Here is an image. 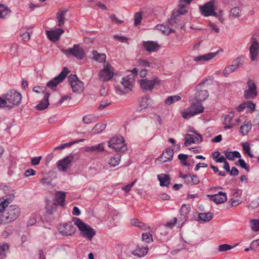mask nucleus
Instances as JSON below:
<instances>
[{"label": "nucleus", "mask_w": 259, "mask_h": 259, "mask_svg": "<svg viewBox=\"0 0 259 259\" xmlns=\"http://www.w3.org/2000/svg\"><path fill=\"white\" fill-rule=\"evenodd\" d=\"M20 214V208L16 205H10L6 210L0 215V224L11 222L18 218Z\"/></svg>", "instance_id": "1"}, {"label": "nucleus", "mask_w": 259, "mask_h": 259, "mask_svg": "<svg viewBox=\"0 0 259 259\" xmlns=\"http://www.w3.org/2000/svg\"><path fill=\"white\" fill-rule=\"evenodd\" d=\"M110 18L111 19L112 22H114L115 23L121 24L123 23V21L122 20H119L114 14H111L110 16Z\"/></svg>", "instance_id": "58"}, {"label": "nucleus", "mask_w": 259, "mask_h": 259, "mask_svg": "<svg viewBox=\"0 0 259 259\" xmlns=\"http://www.w3.org/2000/svg\"><path fill=\"white\" fill-rule=\"evenodd\" d=\"M200 9L202 14L204 16H215L217 15L215 12L214 2L212 1L208 2L203 6H201Z\"/></svg>", "instance_id": "13"}, {"label": "nucleus", "mask_w": 259, "mask_h": 259, "mask_svg": "<svg viewBox=\"0 0 259 259\" xmlns=\"http://www.w3.org/2000/svg\"><path fill=\"white\" fill-rule=\"evenodd\" d=\"M136 181V180H135L134 182H132L131 184L123 187L122 189L124 190L125 192H128L131 190V188L134 185Z\"/></svg>", "instance_id": "61"}, {"label": "nucleus", "mask_w": 259, "mask_h": 259, "mask_svg": "<svg viewBox=\"0 0 259 259\" xmlns=\"http://www.w3.org/2000/svg\"><path fill=\"white\" fill-rule=\"evenodd\" d=\"M185 183L188 185H197L200 183V180L198 176L194 175H186L182 176Z\"/></svg>", "instance_id": "24"}, {"label": "nucleus", "mask_w": 259, "mask_h": 259, "mask_svg": "<svg viewBox=\"0 0 259 259\" xmlns=\"http://www.w3.org/2000/svg\"><path fill=\"white\" fill-rule=\"evenodd\" d=\"M59 232L63 235H72L76 231L71 223L60 225L58 228Z\"/></svg>", "instance_id": "14"}, {"label": "nucleus", "mask_w": 259, "mask_h": 259, "mask_svg": "<svg viewBox=\"0 0 259 259\" xmlns=\"http://www.w3.org/2000/svg\"><path fill=\"white\" fill-rule=\"evenodd\" d=\"M143 46L145 50L148 52H156L160 48V46L153 41H143Z\"/></svg>", "instance_id": "23"}, {"label": "nucleus", "mask_w": 259, "mask_h": 259, "mask_svg": "<svg viewBox=\"0 0 259 259\" xmlns=\"http://www.w3.org/2000/svg\"><path fill=\"white\" fill-rule=\"evenodd\" d=\"M208 197L217 204H221L227 201V194L225 192H219L214 195H208Z\"/></svg>", "instance_id": "21"}, {"label": "nucleus", "mask_w": 259, "mask_h": 259, "mask_svg": "<svg viewBox=\"0 0 259 259\" xmlns=\"http://www.w3.org/2000/svg\"><path fill=\"white\" fill-rule=\"evenodd\" d=\"M148 252L147 246L143 247L137 246L136 248L133 251V254L139 257L145 255Z\"/></svg>", "instance_id": "29"}, {"label": "nucleus", "mask_w": 259, "mask_h": 259, "mask_svg": "<svg viewBox=\"0 0 259 259\" xmlns=\"http://www.w3.org/2000/svg\"><path fill=\"white\" fill-rule=\"evenodd\" d=\"M179 159L180 160L181 162L184 165L188 166V164L186 161L188 158V156L185 154H179L178 156Z\"/></svg>", "instance_id": "56"}, {"label": "nucleus", "mask_w": 259, "mask_h": 259, "mask_svg": "<svg viewBox=\"0 0 259 259\" xmlns=\"http://www.w3.org/2000/svg\"><path fill=\"white\" fill-rule=\"evenodd\" d=\"M204 84V82H201L196 87V90L198 92L196 93V98L200 101L206 100L208 97L207 91L206 90H203L202 86Z\"/></svg>", "instance_id": "20"}, {"label": "nucleus", "mask_w": 259, "mask_h": 259, "mask_svg": "<svg viewBox=\"0 0 259 259\" xmlns=\"http://www.w3.org/2000/svg\"><path fill=\"white\" fill-rule=\"evenodd\" d=\"M142 19V13L137 12L135 13L134 16V24L137 26L141 24Z\"/></svg>", "instance_id": "50"}, {"label": "nucleus", "mask_w": 259, "mask_h": 259, "mask_svg": "<svg viewBox=\"0 0 259 259\" xmlns=\"http://www.w3.org/2000/svg\"><path fill=\"white\" fill-rule=\"evenodd\" d=\"M204 111V107L199 102H194L185 111L183 112L182 116L185 119L189 118L201 113Z\"/></svg>", "instance_id": "3"}, {"label": "nucleus", "mask_w": 259, "mask_h": 259, "mask_svg": "<svg viewBox=\"0 0 259 259\" xmlns=\"http://www.w3.org/2000/svg\"><path fill=\"white\" fill-rule=\"evenodd\" d=\"M46 88L44 87L36 86L33 88V91L36 93H42L44 94V100L41 101L39 104L36 106V108L38 110H44L46 109L49 105L48 99L49 97V94L46 91Z\"/></svg>", "instance_id": "7"}, {"label": "nucleus", "mask_w": 259, "mask_h": 259, "mask_svg": "<svg viewBox=\"0 0 259 259\" xmlns=\"http://www.w3.org/2000/svg\"><path fill=\"white\" fill-rule=\"evenodd\" d=\"M97 121V117L94 115L89 114L83 117L82 121L86 124H90Z\"/></svg>", "instance_id": "39"}, {"label": "nucleus", "mask_w": 259, "mask_h": 259, "mask_svg": "<svg viewBox=\"0 0 259 259\" xmlns=\"http://www.w3.org/2000/svg\"><path fill=\"white\" fill-rule=\"evenodd\" d=\"M158 197L160 200H168L170 199V196L166 193L161 194Z\"/></svg>", "instance_id": "63"}, {"label": "nucleus", "mask_w": 259, "mask_h": 259, "mask_svg": "<svg viewBox=\"0 0 259 259\" xmlns=\"http://www.w3.org/2000/svg\"><path fill=\"white\" fill-rule=\"evenodd\" d=\"M191 0H181V1H180L181 7L179 9V10L178 11V13L181 15L184 14L186 13H187V10H186V7L183 6L182 3H186L188 4H189L191 2Z\"/></svg>", "instance_id": "43"}, {"label": "nucleus", "mask_w": 259, "mask_h": 259, "mask_svg": "<svg viewBox=\"0 0 259 259\" xmlns=\"http://www.w3.org/2000/svg\"><path fill=\"white\" fill-rule=\"evenodd\" d=\"M142 239L147 243H149L153 240L152 235L148 233H143L142 234Z\"/></svg>", "instance_id": "54"}, {"label": "nucleus", "mask_w": 259, "mask_h": 259, "mask_svg": "<svg viewBox=\"0 0 259 259\" xmlns=\"http://www.w3.org/2000/svg\"><path fill=\"white\" fill-rule=\"evenodd\" d=\"M64 33V30L61 28L46 31V34L49 39L53 41H58L61 34Z\"/></svg>", "instance_id": "19"}, {"label": "nucleus", "mask_w": 259, "mask_h": 259, "mask_svg": "<svg viewBox=\"0 0 259 259\" xmlns=\"http://www.w3.org/2000/svg\"><path fill=\"white\" fill-rule=\"evenodd\" d=\"M181 99L179 96H172L168 97L165 101V103L167 105H170L175 102L178 101Z\"/></svg>", "instance_id": "42"}, {"label": "nucleus", "mask_w": 259, "mask_h": 259, "mask_svg": "<svg viewBox=\"0 0 259 259\" xmlns=\"http://www.w3.org/2000/svg\"><path fill=\"white\" fill-rule=\"evenodd\" d=\"M201 136L197 134H187L185 136L184 145L189 146L192 144H198L201 141Z\"/></svg>", "instance_id": "18"}, {"label": "nucleus", "mask_w": 259, "mask_h": 259, "mask_svg": "<svg viewBox=\"0 0 259 259\" xmlns=\"http://www.w3.org/2000/svg\"><path fill=\"white\" fill-rule=\"evenodd\" d=\"M161 186L168 187L170 184V178L167 174H161L157 176Z\"/></svg>", "instance_id": "26"}, {"label": "nucleus", "mask_w": 259, "mask_h": 259, "mask_svg": "<svg viewBox=\"0 0 259 259\" xmlns=\"http://www.w3.org/2000/svg\"><path fill=\"white\" fill-rule=\"evenodd\" d=\"M131 224L133 226L138 227L143 230H146L147 229H150L149 227H147L143 223L139 221V220L136 219H131Z\"/></svg>", "instance_id": "35"}, {"label": "nucleus", "mask_w": 259, "mask_h": 259, "mask_svg": "<svg viewBox=\"0 0 259 259\" xmlns=\"http://www.w3.org/2000/svg\"><path fill=\"white\" fill-rule=\"evenodd\" d=\"M138 65L139 66L141 67H151V63L148 62L147 60L144 59H140L138 60Z\"/></svg>", "instance_id": "53"}, {"label": "nucleus", "mask_w": 259, "mask_h": 259, "mask_svg": "<svg viewBox=\"0 0 259 259\" xmlns=\"http://www.w3.org/2000/svg\"><path fill=\"white\" fill-rule=\"evenodd\" d=\"M245 109L247 112L252 113L255 108V105L250 101L245 102Z\"/></svg>", "instance_id": "47"}, {"label": "nucleus", "mask_w": 259, "mask_h": 259, "mask_svg": "<svg viewBox=\"0 0 259 259\" xmlns=\"http://www.w3.org/2000/svg\"><path fill=\"white\" fill-rule=\"evenodd\" d=\"M177 218H175L173 219L172 220L167 222L166 224V226L168 227L169 228H172L177 223Z\"/></svg>", "instance_id": "62"}, {"label": "nucleus", "mask_w": 259, "mask_h": 259, "mask_svg": "<svg viewBox=\"0 0 259 259\" xmlns=\"http://www.w3.org/2000/svg\"><path fill=\"white\" fill-rule=\"evenodd\" d=\"M216 55L217 53H209L200 56L195 57L194 60L200 62L207 61L214 58Z\"/></svg>", "instance_id": "28"}, {"label": "nucleus", "mask_w": 259, "mask_h": 259, "mask_svg": "<svg viewBox=\"0 0 259 259\" xmlns=\"http://www.w3.org/2000/svg\"><path fill=\"white\" fill-rule=\"evenodd\" d=\"M251 229L255 231H259V220L254 219L250 221Z\"/></svg>", "instance_id": "48"}, {"label": "nucleus", "mask_w": 259, "mask_h": 259, "mask_svg": "<svg viewBox=\"0 0 259 259\" xmlns=\"http://www.w3.org/2000/svg\"><path fill=\"white\" fill-rule=\"evenodd\" d=\"M248 89L245 91L244 97L246 99L253 98L257 95L256 87L252 80L247 82Z\"/></svg>", "instance_id": "17"}, {"label": "nucleus", "mask_w": 259, "mask_h": 259, "mask_svg": "<svg viewBox=\"0 0 259 259\" xmlns=\"http://www.w3.org/2000/svg\"><path fill=\"white\" fill-rule=\"evenodd\" d=\"M8 248L9 246L7 244L4 243L0 245V259H3L5 257V251Z\"/></svg>", "instance_id": "49"}, {"label": "nucleus", "mask_w": 259, "mask_h": 259, "mask_svg": "<svg viewBox=\"0 0 259 259\" xmlns=\"http://www.w3.org/2000/svg\"><path fill=\"white\" fill-rule=\"evenodd\" d=\"M258 246H259V239L254 240L251 242L250 249H253Z\"/></svg>", "instance_id": "64"}, {"label": "nucleus", "mask_w": 259, "mask_h": 259, "mask_svg": "<svg viewBox=\"0 0 259 259\" xmlns=\"http://www.w3.org/2000/svg\"><path fill=\"white\" fill-rule=\"evenodd\" d=\"M93 59L99 62H105L106 55L104 54H99L96 51H93Z\"/></svg>", "instance_id": "38"}, {"label": "nucleus", "mask_w": 259, "mask_h": 259, "mask_svg": "<svg viewBox=\"0 0 259 259\" xmlns=\"http://www.w3.org/2000/svg\"><path fill=\"white\" fill-rule=\"evenodd\" d=\"M11 13V10L3 4L0 5V18H5V17Z\"/></svg>", "instance_id": "37"}, {"label": "nucleus", "mask_w": 259, "mask_h": 259, "mask_svg": "<svg viewBox=\"0 0 259 259\" xmlns=\"http://www.w3.org/2000/svg\"><path fill=\"white\" fill-rule=\"evenodd\" d=\"M240 13V10L238 7H234L230 11V15L233 17H238Z\"/></svg>", "instance_id": "55"}, {"label": "nucleus", "mask_w": 259, "mask_h": 259, "mask_svg": "<svg viewBox=\"0 0 259 259\" xmlns=\"http://www.w3.org/2000/svg\"><path fill=\"white\" fill-rule=\"evenodd\" d=\"M85 150L87 152H102L104 150V148L103 144H100L95 146L87 147Z\"/></svg>", "instance_id": "34"}, {"label": "nucleus", "mask_w": 259, "mask_h": 259, "mask_svg": "<svg viewBox=\"0 0 259 259\" xmlns=\"http://www.w3.org/2000/svg\"><path fill=\"white\" fill-rule=\"evenodd\" d=\"M157 27H158V29L160 30L163 32V33L166 35H168L170 33L174 32V31L167 26L160 25H158Z\"/></svg>", "instance_id": "44"}, {"label": "nucleus", "mask_w": 259, "mask_h": 259, "mask_svg": "<svg viewBox=\"0 0 259 259\" xmlns=\"http://www.w3.org/2000/svg\"><path fill=\"white\" fill-rule=\"evenodd\" d=\"M73 221L81 231L82 235L87 238L89 240H92L96 234V231L90 226L84 224L78 218H74Z\"/></svg>", "instance_id": "2"}, {"label": "nucleus", "mask_w": 259, "mask_h": 259, "mask_svg": "<svg viewBox=\"0 0 259 259\" xmlns=\"http://www.w3.org/2000/svg\"><path fill=\"white\" fill-rule=\"evenodd\" d=\"M190 207L189 205L183 204L180 209V212L182 215L185 218L190 211Z\"/></svg>", "instance_id": "45"}, {"label": "nucleus", "mask_w": 259, "mask_h": 259, "mask_svg": "<svg viewBox=\"0 0 259 259\" xmlns=\"http://www.w3.org/2000/svg\"><path fill=\"white\" fill-rule=\"evenodd\" d=\"M108 146L116 151H124L126 149L124 141L122 137L113 138L109 142Z\"/></svg>", "instance_id": "8"}, {"label": "nucleus", "mask_w": 259, "mask_h": 259, "mask_svg": "<svg viewBox=\"0 0 259 259\" xmlns=\"http://www.w3.org/2000/svg\"><path fill=\"white\" fill-rule=\"evenodd\" d=\"M134 75L127 76L122 78V81L117 85V89L123 94L129 93L131 90L134 83Z\"/></svg>", "instance_id": "4"}, {"label": "nucleus", "mask_w": 259, "mask_h": 259, "mask_svg": "<svg viewBox=\"0 0 259 259\" xmlns=\"http://www.w3.org/2000/svg\"><path fill=\"white\" fill-rule=\"evenodd\" d=\"M241 202V194L238 191H236L233 193V198L230 201V204L232 207L236 206L240 204Z\"/></svg>", "instance_id": "27"}, {"label": "nucleus", "mask_w": 259, "mask_h": 259, "mask_svg": "<svg viewBox=\"0 0 259 259\" xmlns=\"http://www.w3.org/2000/svg\"><path fill=\"white\" fill-rule=\"evenodd\" d=\"M251 45L250 47V55L252 61L255 60L258 53L259 44L254 36L251 39Z\"/></svg>", "instance_id": "22"}, {"label": "nucleus", "mask_w": 259, "mask_h": 259, "mask_svg": "<svg viewBox=\"0 0 259 259\" xmlns=\"http://www.w3.org/2000/svg\"><path fill=\"white\" fill-rule=\"evenodd\" d=\"M11 201L7 197H3L0 199V212L4 210V208L8 206L10 204Z\"/></svg>", "instance_id": "40"}, {"label": "nucleus", "mask_w": 259, "mask_h": 259, "mask_svg": "<svg viewBox=\"0 0 259 259\" xmlns=\"http://www.w3.org/2000/svg\"><path fill=\"white\" fill-rule=\"evenodd\" d=\"M242 148L245 154H247L250 157H253L252 154L250 153V148L248 143H243Z\"/></svg>", "instance_id": "52"}, {"label": "nucleus", "mask_w": 259, "mask_h": 259, "mask_svg": "<svg viewBox=\"0 0 259 259\" xmlns=\"http://www.w3.org/2000/svg\"><path fill=\"white\" fill-rule=\"evenodd\" d=\"M237 69V67L235 64H232L226 67L224 70L223 73L225 75H227L234 71Z\"/></svg>", "instance_id": "51"}, {"label": "nucleus", "mask_w": 259, "mask_h": 259, "mask_svg": "<svg viewBox=\"0 0 259 259\" xmlns=\"http://www.w3.org/2000/svg\"><path fill=\"white\" fill-rule=\"evenodd\" d=\"M223 153L225 155L226 158L229 160H233L235 158H240V154L237 151L231 152L228 150L224 151Z\"/></svg>", "instance_id": "32"}, {"label": "nucleus", "mask_w": 259, "mask_h": 259, "mask_svg": "<svg viewBox=\"0 0 259 259\" xmlns=\"http://www.w3.org/2000/svg\"><path fill=\"white\" fill-rule=\"evenodd\" d=\"M105 124L103 123H98L93 128L94 134H97L103 131L105 128Z\"/></svg>", "instance_id": "41"}, {"label": "nucleus", "mask_w": 259, "mask_h": 259, "mask_svg": "<svg viewBox=\"0 0 259 259\" xmlns=\"http://www.w3.org/2000/svg\"><path fill=\"white\" fill-rule=\"evenodd\" d=\"M251 126L252 124L250 122L245 121L240 128L242 135L243 136L247 135L251 130Z\"/></svg>", "instance_id": "31"}, {"label": "nucleus", "mask_w": 259, "mask_h": 259, "mask_svg": "<svg viewBox=\"0 0 259 259\" xmlns=\"http://www.w3.org/2000/svg\"><path fill=\"white\" fill-rule=\"evenodd\" d=\"M199 218L203 221H208L212 218V214L211 213H200L199 214Z\"/></svg>", "instance_id": "46"}, {"label": "nucleus", "mask_w": 259, "mask_h": 259, "mask_svg": "<svg viewBox=\"0 0 259 259\" xmlns=\"http://www.w3.org/2000/svg\"><path fill=\"white\" fill-rule=\"evenodd\" d=\"M66 194L65 192H57L56 193L55 197L57 202L62 206H63L65 204Z\"/></svg>", "instance_id": "33"}, {"label": "nucleus", "mask_w": 259, "mask_h": 259, "mask_svg": "<svg viewBox=\"0 0 259 259\" xmlns=\"http://www.w3.org/2000/svg\"><path fill=\"white\" fill-rule=\"evenodd\" d=\"M69 71L67 68L64 67L59 75L50 80L47 83V86L51 89H54L60 82H61L69 73Z\"/></svg>", "instance_id": "9"}, {"label": "nucleus", "mask_w": 259, "mask_h": 259, "mask_svg": "<svg viewBox=\"0 0 259 259\" xmlns=\"http://www.w3.org/2000/svg\"><path fill=\"white\" fill-rule=\"evenodd\" d=\"M21 95L16 91H10L7 94L6 100L12 105H18L21 101Z\"/></svg>", "instance_id": "15"}, {"label": "nucleus", "mask_w": 259, "mask_h": 259, "mask_svg": "<svg viewBox=\"0 0 259 259\" xmlns=\"http://www.w3.org/2000/svg\"><path fill=\"white\" fill-rule=\"evenodd\" d=\"M233 64H235L237 68H238L243 65V60L241 58H238L233 62Z\"/></svg>", "instance_id": "59"}, {"label": "nucleus", "mask_w": 259, "mask_h": 259, "mask_svg": "<svg viewBox=\"0 0 259 259\" xmlns=\"http://www.w3.org/2000/svg\"><path fill=\"white\" fill-rule=\"evenodd\" d=\"M233 117V114H230L228 115H227L224 119V127L225 128H232L234 124L233 122L232 119Z\"/></svg>", "instance_id": "30"}, {"label": "nucleus", "mask_w": 259, "mask_h": 259, "mask_svg": "<svg viewBox=\"0 0 259 259\" xmlns=\"http://www.w3.org/2000/svg\"><path fill=\"white\" fill-rule=\"evenodd\" d=\"M67 12L66 10L59 9L56 15V19L57 21V25L59 27H62L64 24L65 16Z\"/></svg>", "instance_id": "25"}, {"label": "nucleus", "mask_w": 259, "mask_h": 259, "mask_svg": "<svg viewBox=\"0 0 259 259\" xmlns=\"http://www.w3.org/2000/svg\"><path fill=\"white\" fill-rule=\"evenodd\" d=\"M62 52L66 55H72L77 59H82L85 53L83 48L78 45H74L73 47L67 50H63Z\"/></svg>", "instance_id": "6"}, {"label": "nucleus", "mask_w": 259, "mask_h": 259, "mask_svg": "<svg viewBox=\"0 0 259 259\" xmlns=\"http://www.w3.org/2000/svg\"><path fill=\"white\" fill-rule=\"evenodd\" d=\"M120 159V155L119 154H116L111 157L108 163L110 166L114 167L119 164Z\"/></svg>", "instance_id": "36"}, {"label": "nucleus", "mask_w": 259, "mask_h": 259, "mask_svg": "<svg viewBox=\"0 0 259 259\" xmlns=\"http://www.w3.org/2000/svg\"><path fill=\"white\" fill-rule=\"evenodd\" d=\"M73 160V157L69 155L59 160L57 163L58 170L61 171H66L70 168Z\"/></svg>", "instance_id": "10"}, {"label": "nucleus", "mask_w": 259, "mask_h": 259, "mask_svg": "<svg viewBox=\"0 0 259 259\" xmlns=\"http://www.w3.org/2000/svg\"><path fill=\"white\" fill-rule=\"evenodd\" d=\"M114 74V68L108 62H106L99 73V78L101 81H107L113 77Z\"/></svg>", "instance_id": "5"}, {"label": "nucleus", "mask_w": 259, "mask_h": 259, "mask_svg": "<svg viewBox=\"0 0 259 259\" xmlns=\"http://www.w3.org/2000/svg\"><path fill=\"white\" fill-rule=\"evenodd\" d=\"M174 155L173 150L170 148L166 149L160 156L155 160L157 164H161L172 159Z\"/></svg>", "instance_id": "16"}, {"label": "nucleus", "mask_w": 259, "mask_h": 259, "mask_svg": "<svg viewBox=\"0 0 259 259\" xmlns=\"http://www.w3.org/2000/svg\"><path fill=\"white\" fill-rule=\"evenodd\" d=\"M232 248V247L231 245L227 244H222L219 246L220 251H225L231 249Z\"/></svg>", "instance_id": "57"}, {"label": "nucleus", "mask_w": 259, "mask_h": 259, "mask_svg": "<svg viewBox=\"0 0 259 259\" xmlns=\"http://www.w3.org/2000/svg\"><path fill=\"white\" fill-rule=\"evenodd\" d=\"M238 163L241 167H242V168L245 169L246 170H247V171H248V169H249L247 165V164L246 163V162L244 161V160L239 159L238 160Z\"/></svg>", "instance_id": "60"}, {"label": "nucleus", "mask_w": 259, "mask_h": 259, "mask_svg": "<svg viewBox=\"0 0 259 259\" xmlns=\"http://www.w3.org/2000/svg\"><path fill=\"white\" fill-rule=\"evenodd\" d=\"M69 81L73 92L79 93L83 91L84 89L83 83L77 79L75 75H70L69 77Z\"/></svg>", "instance_id": "11"}, {"label": "nucleus", "mask_w": 259, "mask_h": 259, "mask_svg": "<svg viewBox=\"0 0 259 259\" xmlns=\"http://www.w3.org/2000/svg\"><path fill=\"white\" fill-rule=\"evenodd\" d=\"M160 83L161 80L158 78H155L153 80L142 79L140 81L142 88L149 91H152L155 85H159Z\"/></svg>", "instance_id": "12"}]
</instances>
